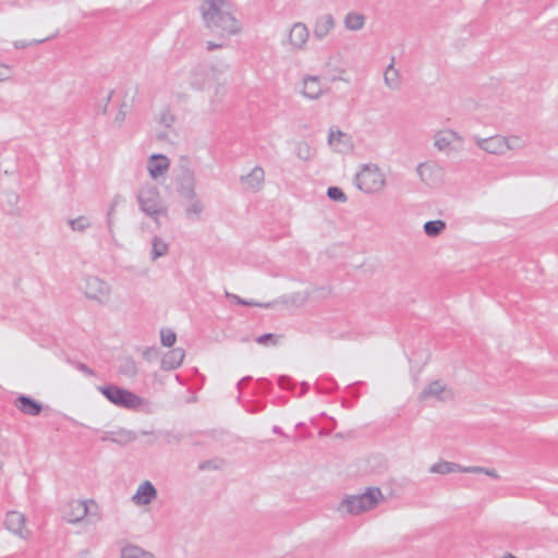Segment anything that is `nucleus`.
I'll return each mask as SVG.
<instances>
[{
    "mask_svg": "<svg viewBox=\"0 0 558 558\" xmlns=\"http://www.w3.org/2000/svg\"><path fill=\"white\" fill-rule=\"evenodd\" d=\"M328 144L339 154H349L353 150L352 137L340 130L330 129Z\"/></svg>",
    "mask_w": 558,
    "mask_h": 558,
    "instance_id": "8",
    "label": "nucleus"
},
{
    "mask_svg": "<svg viewBox=\"0 0 558 558\" xmlns=\"http://www.w3.org/2000/svg\"><path fill=\"white\" fill-rule=\"evenodd\" d=\"M119 438L111 439L113 442L118 444H129L135 440L136 436L130 430H121L119 432Z\"/></svg>",
    "mask_w": 558,
    "mask_h": 558,
    "instance_id": "40",
    "label": "nucleus"
},
{
    "mask_svg": "<svg viewBox=\"0 0 558 558\" xmlns=\"http://www.w3.org/2000/svg\"><path fill=\"white\" fill-rule=\"evenodd\" d=\"M460 470H462V466L458 463L449 462V461H440V462L433 464L429 469V472L445 475V474H449L452 472H460Z\"/></svg>",
    "mask_w": 558,
    "mask_h": 558,
    "instance_id": "27",
    "label": "nucleus"
},
{
    "mask_svg": "<svg viewBox=\"0 0 558 558\" xmlns=\"http://www.w3.org/2000/svg\"><path fill=\"white\" fill-rule=\"evenodd\" d=\"M241 180L246 185V189L257 192L263 186L265 180L264 170L256 166L247 175L241 177Z\"/></svg>",
    "mask_w": 558,
    "mask_h": 558,
    "instance_id": "21",
    "label": "nucleus"
},
{
    "mask_svg": "<svg viewBox=\"0 0 558 558\" xmlns=\"http://www.w3.org/2000/svg\"><path fill=\"white\" fill-rule=\"evenodd\" d=\"M505 154L508 150L519 151L526 147V141L520 135L504 136Z\"/></svg>",
    "mask_w": 558,
    "mask_h": 558,
    "instance_id": "28",
    "label": "nucleus"
},
{
    "mask_svg": "<svg viewBox=\"0 0 558 558\" xmlns=\"http://www.w3.org/2000/svg\"><path fill=\"white\" fill-rule=\"evenodd\" d=\"M169 244L159 236H154L151 240V252L150 258L151 260H156L159 257H162L168 254Z\"/></svg>",
    "mask_w": 558,
    "mask_h": 558,
    "instance_id": "25",
    "label": "nucleus"
},
{
    "mask_svg": "<svg viewBox=\"0 0 558 558\" xmlns=\"http://www.w3.org/2000/svg\"><path fill=\"white\" fill-rule=\"evenodd\" d=\"M302 387H303V391L307 390L308 389V384L307 383H303L302 384Z\"/></svg>",
    "mask_w": 558,
    "mask_h": 558,
    "instance_id": "52",
    "label": "nucleus"
},
{
    "mask_svg": "<svg viewBox=\"0 0 558 558\" xmlns=\"http://www.w3.org/2000/svg\"><path fill=\"white\" fill-rule=\"evenodd\" d=\"M189 201L191 202V204L185 208L186 215L187 216L199 215L204 209L202 202L197 198V196H195L194 199H189Z\"/></svg>",
    "mask_w": 558,
    "mask_h": 558,
    "instance_id": "36",
    "label": "nucleus"
},
{
    "mask_svg": "<svg viewBox=\"0 0 558 558\" xmlns=\"http://www.w3.org/2000/svg\"><path fill=\"white\" fill-rule=\"evenodd\" d=\"M439 171L440 167L436 162H422L416 168L420 179L428 184L433 182L432 177Z\"/></svg>",
    "mask_w": 558,
    "mask_h": 558,
    "instance_id": "24",
    "label": "nucleus"
},
{
    "mask_svg": "<svg viewBox=\"0 0 558 558\" xmlns=\"http://www.w3.org/2000/svg\"><path fill=\"white\" fill-rule=\"evenodd\" d=\"M11 77V69L5 64H0V82L7 81Z\"/></svg>",
    "mask_w": 558,
    "mask_h": 558,
    "instance_id": "43",
    "label": "nucleus"
},
{
    "mask_svg": "<svg viewBox=\"0 0 558 558\" xmlns=\"http://www.w3.org/2000/svg\"><path fill=\"white\" fill-rule=\"evenodd\" d=\"M504 558H515V557L511 554H507Z\"/></svg>",
    "mask_w": 558,
    "mask_h": 558,
    "instance_id": "54",
    "label": "nucleus"
},
{
    "mask_svg": "<svg viewBox=\"0 0 558 558\" xmlns=\"http://www.w3.org/2000/svg\"><path fill=\"white\" fill-rule=\"evenodd\" d=\"M136 201L140 209L159 225V217L167 216L168 209L165 206L158 187L154 184L143 185L137 194Z\"/></svg>",
    "mask_w": 558,
    "mask_h": 558,
    "instance_id": "2",
    "label": "nucleus"
},
{
    "mask_svg": "<svg viewBox=\"0 0 558 558\" xmlns=\"http://www.w3.org/2000/svg\"><path fill=\"white\" fill-rule=\"evenodd\" d=\"M475 144L484 151L492 155H505V144L502 135H494L486 138L474 137Z\"/></svg>",
    "mask_w": 558,
    "mask_h": 558,
    "instance_id": "10",
    "label": "nucleus"
},
{
    "mask_svg": "<svg viewBox=\"0 0 558 558\" xmlns=\"http://www.w3.org/2000/svg\"><path fill=\"white\" fill-rule=\"evenodd\" d=\"M112 438L108 437V435H105L101 437V440H111Z\"/></svg>",
    "mask_w": 558,
    "mask_h": 558,
    "instance_id": "53",
    "label": "nucleus"
},
{
    "mask_svg": "<svg viewBox=\"0 0 558 558\" xmlns=\"http://www.w3.org/2000/svg\"><path fill=\"white\" fill-rule=\"evenodd\" d=\"M206 47H207V50H208V51H213V50H215V49L222 48V47H223V44H216V43H214V41H207Z\"/></svg>",
    "mask_w": 558,
    "mask_h": 558,
    "instance_id": "47",
    "label": "nucleus"
},
{
    "mask_svg": "<svg viewBox=\"0 0 558 558\" xmlns=\"http://www.w3.org/2000/svg\"><path fill=\"white\" fill-rule=\"evenodd\" d=\"M252 379L251 376H246V377H243L239 383H238V389L241 390L243 388L244 385H246L250 380Z\"/></svg>",
    "mask_w": 558,
    "mask_h": 558,
    "instance_id": "49",
    "label": "nucleus"
},
{
    "mask_svg": "<svg viewBox=\"0 0 558 558\" xmlns=\"http://www.w3.org/2000/svg\"><path fill=\"white\" fill-rule=\"evenodd\" d=\"M393 62L395 59L392 58L391 63L385 70L384 82L388 88L397 90L401 86V76L399 71L395 68Z\"/></svg>",
    "mask_w": 558,
    "mask_h": 558,
    "instance_id": "23",
    "label": "nucleus"
},
{
    "mask_svg": "<svg viewBox=\"0 0 558 558\" xmlns=\"http://www.w3.org/2000/svg\"><path fill=\"white\" fill-rule=\"evenodd\" d=\"M272 432L278 435H284L282 429L277 425L272 427Z\"/></svg>",
    "mask_w": 558,
    "mask_h": 558,
    "instance_id": "50",
    "label": "nucleus"
},
{
    "mask_svg": "<svg viewBox=\"0 0 558 558\" xmlns=\"http://www.w3.org/2000/svg\"><path fill=\"white\" fill-rule=\"evenodd\" d=\"M14 407L23 414L29 416H37L43 411V404L40 402L25 395H20L14 400Z\"/></svg>",
    "mask_w": 558,
    "mask_h": 558,
    "instance_id": "16",
    "label": "nucleus"
},
{
    "mask_svg": "<svg viewBox=\"0 0 558 558\" xmlns=\"http://www.w3.org/2000/svg\"><path fill=\"white\" fill-rule=\"evenodd\" d=\"M98 390L112 404L126 410L137 411L143 409L148 402L136 393L119 387L117 385H107L98 387Z\"/></svg>",
    "mask_w": 558,
    "mask_h": 558,
    "instance_id": "3",
    "label": "nucleus"
},
{
    "mask_svg": "<svg viewBox=\"0 0 558 558\" xmlns=\"http://www.w3.org/2000/svg\"><path fill=\"white\" fill-rule=\"evenodd\" d=\"M385 184V175L375 165H364L355 177L357 189L368 194L380 192Z\"/></svg>",
    "mask_w": 558,
    "mask_h": 558,
    "instance_id": "5",
    "label": "nucleus"
},
{
    "mask_svg": "<svg viewBox=\"0 0 558 558\" xmlns=\"http://www.w3.org/2000/svg\"><path fill=\"white\" fill-rule=\"evenodd\" d=\"M128 112H129V106L125 102H123L121 105L118 113L116 114L114 121L118 123H122L125 120Z\"/></svg>",
    "mask_w": 558,
    "mask_h": 558,
    "instance_id": "41",
    "label": "nucleus"
},
{
    "mask_svg": "<svg viewBox=\"0 0 558 558\" xmlns=\"http://www.w3.org/2000/svg\"><path fill=\"white\" fill-rule=\"evenodd\" d=\"M290 381H291V379H290L289 377H287V376H281V377L279 378V380H278V384H279V386H280V387H282V388H287V389H288V388H290V386H289V385H290Z\"/></svg>",
    "mask_w": 558,
    "mask_h": 558,
    "instance_id": "46",
    "label": "nucleus"
},
{
    "mask_svg": "<svg viewBox=\"0 0 558 558\" xmlns=\"http://www.w3.org/2000/svg\"><path fill=\"white\" fill-rule=\"evenodd\" d=\"M209 82V72L205 64H195L190 70L189 83L193 89L202 90Z\"/></svg>",
    "mask_w": 558,
    "mask_h": 558,
    "instance_id": "14",
    "label": "nucleus"
},
{
    "mask_svg": "<svg viewBox=\"0 0 558 558\" xmlns=\"http://www.w3.org/2000/svg\"><path fill=\"white\" fill-rule=\"evenodd\" d=\"M344 26L350 31H360L364 27L365 16L361 13L350 12L344 17Z\"/></svg>",
    "mask_w": 558,
    "mask_h": 558,
    "instance_id": "26",
    "label": "nucleus"
},
{
    "mask_svg": "<svg viewBox=\"0 0 558 558\" xmlns=\"http://www.w3.org/2000/svg\"><path fill=\"white\" fill-rule=\"evenodd\" d=\"M113 211V205L111 206L110 210L108 211V216L110 217Z\"/></svg>",
    "mask_w": 558,
    "mask_h": 558,
    "instance_id": "55",
    "label": "nucleus"
},
{
    "mask_svg": "<svg viewBox=\"0 0 558 558\" xmlns=\"http://www.w3.org/2000/svg\"><path fill=\"white\" fill-rule=\"evenodd\" d=\"M169 166L170 161L165 155H151L147 161V170L153 179L161 177Z\"/></svg>",
    "mask_w": 558,
    "mask_h": 558,
    "instance_id": "17",
    "label": "nucleus"
},
{
    "mask_svg": "<svg viewBox=\"0 0 558 558\" xmlns=\"http://www.w3.org/2000/svg\"><path fill=\"white\" fill-rule=\"evenodd\" d=\"M76 368H77L80 372H82V373H84V374H86V375H88V376H94V375H95L94 371H93L92 368H89V367H88L86 364H84V363H77V364H76Z\"/></svg>",
    "mask_w": 558,
    "mask_h": 558,
    "instance_id": "45",
    "label": "nucleus"
},
{
    "mask_svg": "<svg viewBox=\"0 0 558 558\" xmlns=\"http://www.w3.org/2000/svg\"><path fill=\"white\" fill-rule=\"evenodd\" d=\"M84 294L87 299L106 305L110 301L111 287L98 277H87L84 286Z\"/></svg>",
    "mask_w": 558,
    "mask_h": 558,
    "instance_id": "6",
    "label": "nucleus"
},
{
    "mask_svg": "<svg viewBox=\"0 0 558 558\" xmlns=\"http://www.w3.org/2000/svg\"><path fill=\"white\" fill-rule=\"evenodd\" d=\"M158 122L166 128H170L174 122V116L169 109H163L159 114Z\"/></svg>",
    "mask_w": 558,
    "mask_h": 558,
    "instance_id": "39",
    "label": "nucleus"
},
{
    "mask_svg": "<svg viewBox=\"0 0 558 558\" xmlns=\"http://www.w3.org/2000/svg\"><path fill=\"white\" fill-rule=\"evenodd\" d=\"M336 20L329 14L325 13L316 17L313 25V35L317 40H323L335 28Z\"/></svg>",
    "mask_w": 558,
    "mask_h": 558,
    "instance_id": "11",
    "label": "nucleus"
},
{
    "mask_svg": "<svg viewBox=\"0 0 558 558\" xmlns=\"http://www.w3.org/2000/svg\"><path fill=\"white\" fill-rule=\"evenodd\" d=\"M383 498L384 496L379 488L369 487L363 494L348 496L341 502V507L350 514L356 515L375 508Z\"/></svg>",
    "mask_w": 558,
    "mask_h": 558,
    "instance_id": "4",
    "label": "nucleus"
},
{
    "mask_svg": "<svg viewBox=\"0 0 558 558\" xmlns=\"http://www.w3.org/2000/svg\"><path fill=\"white\" fill-rule=\"evenodd\" d=\"M177 340V336L172 330H161L160 341L165 347H172Z\"/></svg>",
    "mask_w": 558,
    "mask_h": 558,
    "instance_id": "38",
    "label": "nucleus"
},
{
    "mask_svg": "<svg viewBox=\"0 0 558 558\" xmlns=\"http://www.w3.org/2000/svg\"><path fill=\"white\" fill-rule=\"evenodd\" d=\"M226 296L228 299L232 300L233 302H235L239 305L257 306V307H265V308H268V307L271 306V303H258V302H255V301H247V300L241 299L236 294L229 293V292L226 293Z\"/></svg>",
    "mask_w": 558,
    "mask_h": 558,
    "instance_id": "33",
    "label": "nucleus"
},
{
    "mask_svg": "<svg viewBox=\"0 0 558 558\" xmlns=\"http://www.w3.org/2000/svg\"><path fill=\"white\" fill-rule=\"evenodd\" d=\"M302 95L310 99H318L323 95V87L317 76L304 77Z\"/></svg>",
    "mask_w": 558,
    "mask_h": 558,
    "instance_id": "19",
    "label": "nucleus"
},
{
    "mask_svg": "<svg viewBox=\"0 0 558 558\" xmlns=\"http://www.w3.org/2000/svg\"><path fill=\"white\" fill-rule=\"evenodd\" d=\"M88 506L84 500H73L64 510V519L70 523H77L88 514Z\"/></svg>",
    "mask_w": 558,
    "mask_h": 558,
    "instance_id": "13",
    "label": "nucleus"
},
{
    "mask_svg": "<svg viewBox=\"0 0 558 558\" xmlns=\"http://www.w3.org/2000/svg\"><path fill=\"white\" fill-rule=\"evenodd\" d=\"M484 474H486V475H488V476H490L493 478H498L499 477V475H498V473L496 472L495 469H486L485 468Z\"/></svg>",
    "mask_w": 558,
    "mask_h": 558,
    "instance_id": "48",
    "label": "nucleus"
},
{
    "mask_svg": "<svg viewBox=\"0 0 558 558\" xmlns=\"http://www.w3.org/2000/svg\"><path fill=\"white\" fill-rule=\"evenodd\" d=\"M327 196L335 202L345 203L348 197L338 186H330L327 190Z\"/></svg>",
    "mask_w": 558,
    "mask_h": 558,
    "instance_id": "34",
    "label": "nucleus"
},
{
    "mask_svg": "<svg viewBox=\"0 0 558 558\" xmlns=\"http://www.w3.org/2000/svg\"><path fill=\"white\" fill-rule=\"evenodd\" d=\"M452 390L440 380L429 383L418 395L420 401H427L435 399L439 402H447L453 400Z\"/></svg>",
    "mask_w": 558,
    "mask_h": 558,
    "instance_id": "7",
    "label": "nucleus"
},
{
    "mask_svg": "<svg viewBox=\"0 0 558 558\" xmlns=\"http://www.w3.org/2000/svg\"><path fill=\"white\" fill-rule=\"evenodd\" d=\"M296 156L304 161L311 160L314 156V150L306 142H300L295 146Z\"/></svg>",
    "mask_w": 558,
    "mask_h": 558,
    "instance_id": "31",
    "label": "nucleus"
},
{
    "mask_svg": "<svg viewBox=\"0 0 558 558\" xmlns=\"http://www.w3.org/2000/svg\"><path fill=\"white\" fill-rule=\"evenodd\" d=\"M310 31L302 22H296L291 26L289 33V44L293 49L303 50L308 41Z\"/></svg>",
    "mask_w": 558,
    "mask_h": 558,
    "instance_id": "9",
    "label": "nucleus"
},
{
    "mask_svg": "<svg viewBox=\"0 0 558 558\" xmlns=\"http://www.w3.org/2000/svg\"><path fill=\"white\" fill-rule=\"evenodd\" d=\"M5 527L19 535L22 538L28 536L29 532L25 529V517L23 513L17 511H10L7 513L5 518Z\"/></svg>",
    "mask_w": 558,
    "mask_h": 558,
    "instance_id": "15",
    "label": "nucleus"
},
{
    "mask_svg": "<svg viewBox=\"0 0 558 558\" xmlns=\"http://www.w3.org/2000/svg\"><path fill=\"white\" fill-rule=\"evenodd\" d=\"M280 336L275 333H264L255 339L260 345H276Z\"/></svg>",
    "mask_w": 558,
    "mask_h": 558,
    "instance_id": "37",
    "label": "nucleus"
},
{
    "mask_svg": "<svg viewBox=\"0 0 558 558\" xmlns=\"http://www.w3.org/2000/svg\"><path fill=\"white\" fill-rule=\"evenodd\" d=\"M446 226L444 220H429L424 223L423 230L426 235L436 238L445 231Z\"/></svg>",
    "mask_w": 558,
    "mask_h": 558,
    "instance_id": "29",
    "label": "nucleus"
},
{
    "mask_svg": "<svg viewBox=\"0 0 558 558\" xmlns=\"http://www.w3.org/2000/svg\"><path fill=\"white\" fill-rule=\"evenodd\" d=\"M185 356V352L181 348L170 350L161 360V368L165 371H171L178 368Z\"/></svg>",
    "mask_w": 558,
    "mask_h": 558,
    "instance_id": "20",
    "label": "nucleus"
},
{
    "mask_svg": "<svg viewBox=\"0 0 558 558\" xmlns=\"http://www.w3.org/2000/svg\"><path fill=\"white\" fill-rule=\"evenodd\" d=\"M68 225L73 231L84 232L90 227L89 219L85 216H80L74 219H69Z\"/></svg>",
    "mask_w": 558,
    "mask_h": 558,
    "instance_id": "32",
    "label": "nucleus"
},
{
    "mask_svg": "<svg viewBox=\"0 0 558 558\" xmlns=\"http://www.w3.org/2000/svg\"><path fill=\"white\" fill-rule=\"evenodd\" d=\"M156 496L157 490L155 486L149 481H145L138 486L132 499L136 505L146 506L149 505Z\"/></svg>",
    "mask_w": 558,
    "mask_h": 558,
    "instance_id": "18",
    "label": "nucleus"
},
{
    "mask_svg": "<svg viewBox=\"0 0 558 558\" xmlns=\"http://www.w3.org/2000/svg\"><path fill=\"white\" fill-rule=\"evenodd\" d=\"M209 463H210L209 461L202 463V464L199 465V469H202V470H203V469L207 468V466L209 465Z\"/></svg>",
    "mask_w": 558,
    "mask_h": 558,
    "instance_id": "51",
    "label": "nucleus"
},
{
    "mask_svg": "<svg viewBox=\"0 0 558 558\" xmlns=\"http://www.w3.org/2000/svg\"><path fill=\"white\" fill-rule=\"evenodd\" d=\"M120 372L123 375H126L129 377H133L137 374V366L135 362L132 359H125L120 367Z\"/></svg>",
    "mask_w": 558,
    "mask_h": 558,
    "instance_id": "35",
    "label": "nucleus"
},
{
    "mask_svg": "<svg viewBox=\"0 0 558 558\" xmlns=\"http://www.w3.org/2000/svg\"><path fill=\"white\" fill-rule=\"evenodd\" d=\"M460 472L480 474V473L485 472V468H483V466H462V470H460Z\"/></svg>",
    "mask_w": 558,
    "mask_h": 558,
    "instance_id": "44",
    "label": "nucleus"
},
{
    "mask_svg": "<svg viewBox=\"0 0 558 558\" xmlns=\"http://www.w3.org/2000/svg\"><path fill=\"white\" fill-rule=\"evenodd\" d=\"M46 40H48V38L34 40L32 43H26V41H23V40H16V41H14V47L17 48V49H23V48H26V47L31 46L32 44H43Z\"/></svg>",
    "mask_w": 558,
    "mask_h": 558,
    "instance_id": "42",
    "label": "nucleus"
},
{
    "mask_svg": "<svg viewBox=\"0 0 558 558\" xmlns=\"http://www.w3.org/2000/svg\"><path fill=\"white\" fill-rule=\"evenodd\" d=\"M462 137L454 131L444 130L435 134V147L440 151H451L454 149V142H462Z\"/></svg>",
    "mask_w": 558,
    "mask_h": 558,
    "instance_id": "12",
    "label": "nucleus"
},
{
    "mask_svg": "<svg viewBox=\"0 0 558 558\" xmlns=\"http://www.w3.org/2000/svg\"><path fill=\"white\" fill-rule=\"evenodd\" d=\"M178 192L180 196L186 201L194 199L195 196H197L195 192V180L192 174H186L180 180Z\"/></svg>",
    "mask_w": 558,
    "mask_h": 558,
    "instance_id": "22",
    "label": "nucleus"
},
{
    "mask_svg": "<svg viewBox=\"0 0 558 558\" xmlns=\"http://www.w3.org/2000/svg\"><path fill=\"white\" fill-rule=\"evenodd\" d=\"M121 558H155L153 554L135 545H128L121 550Z\"/></svg>",
    "mask_w": 558,
    "mask_h": 558,
    "instance_id": "30",
    "label": "nucleus"
},
{
    "mask_svg": "<svg viewBox=\"0 0 558 558\" xmlns=\"http://www.w3.org/2000/svg\"><path fill=\"white\" fill-rule=\"evenodd\" d=\"M201 11L205 26L220 36L240 33L241 24L234 17L232 4L227 0H204Z\"/></svg>",
    "mask_w": 558,
    "mask_h": 558,
    "instance_id": "1",
    "label": "nucleus"
}]
</instances>
